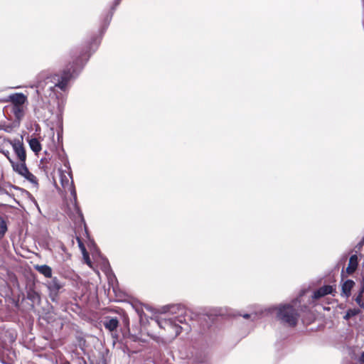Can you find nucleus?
I'll list each match as a JSON object with an SVG mask.
<instances>
[{"label":"nucleus","instance_id":"obj_9","mask_svg":"<svg viewBox=\"0 0 364 364\" xmlns=\"http://www.w3.org/2000/svg\"><path fill=\"white\" fill-rule=\"evenodd\" d=\"M14 171L18 173L19 175L23 176L28 173V169L26 166V161H21L19 163H15L14 161L11 162Z\"/></svg>","mask_w":364,"mask_h":364},{"label":"nucleus","instance_id":"obj_20","mask_svg":"<svg viewBox=\"0 0 364 364\" xmlns=\"http://www.w3.org/2000/svg\"><path fill=\"white\" fill-rule=\"evenodd\" d=\"M355 301L361 309H364V300L363 297L356 296Z\"/></svg>","mask_w":364,"mask_h":364},{"label":"nucleus","instance_id":"obj_23","mask_svg":"<svg viewBox=\"0 0 364 364\" xmlns=\"http://www.w3.org/2000/svg\"><path fill=\"white\" fill-rule=\"evenodd\" d=\"M252 316H254V318H255V317H256V315H255V314L252 315V314H245L242 315V316L243 318H252Z\"/></svg>","mask_w":364,"mask_h":364},{"label":"nucleus","instance_id":"obj_10","mask_svg":"<svg viewBox=\"0 0 364 364\" xmlns=\"http://www.w3.org/2000/svg\"><path fill=\"white\" fill-rule=\"evenodd\" d=\"M358 264V257L356 255H353L349 259V263L346 268V272L348 274H353L357 269Z\"/></svg>","mask_w":364,"mask_h":364},{"label":"nucleus","instance_id":"obj_18","mask_svg":"<svg viewBox=\"0 0 364 364\" xmlns=\"http://www.w3.org/2000/svg\"><path fill=\"white\" fill-rule=\"evenodd\" d=\"M23 177L32 183L38 184L36 177L29 171H28V173L26 174V176H23Z\"/></svg>","mask_w":364,"mask_h":364},{"label":"nucleus","instance_id":"obj_26","mask_svg":"<svg viewBox=\"0 0 364 364\" xmlns=\"http://www.w3.org/2000/svg\"><path fill=\"white\" fill-rule=\"evenodd\" d=\"M121 0H115V5H118L120 3Z\"/></svg>","mask_w":364,"mask_h":364},{"label":"nucleus","instance_id":"obj_2","mask_svg":"<svg viewBox=\"0 0 364 364\" xmlns=\"http://www.w3.org/2000/svg\"><path fill=\"white\" fill-rule=\"evenodd\" d=\"M82 65H78V60L72 64L68 65L60 73H56L50 76V81L54 85L50 89L58 87L65 92L69 88V82L75 78L80 72Z\"/></svg>","mask_w":364,"mask_h":364},{"label":"nucleus","instance_id":"obj_13","mask_svg":"<svg viewBox=\"0 0 364 364\" xmlns=\"http://www.w3.org/2000/svg\"><path fill=\"white\" fill-rule=\"evenodd\" d=\"M355 282L351 279L346 280L342 285V294L346 297H349Z\"/></svg>","mask_w":364,"mask_h":364},{"label":"nucleus","instance_id":"obj_7","mask_svg":"<svg viewBox=\"0 0 364 364\" xmlns=\"http://www.w3.org/2000/svg\"><path fill=\"white\" fill-rule=\"evenodd\" d=\"M334 291L335 289L333 287V286L325 285L315 291L312 297L314 299H318L326 295L333 294Z\"/></svg>","mask_w":364,"mask_h":364},{"label":"nucleus","instance_id":"obj_24","mask_svg":"<svg viewBox=\"0 0 364 364\" xmlns=\"http://www.w3.org/2000/svg\"><path fill=\"white\" fill-rule=\"evenodd\" d=\"M359 291H360L361 293H364V278H363L362 279L361 287Z\"/></svg>","mask_w":364,"mask_h":364},{"label":"nucleus","instance_id":"obj_4","mask_svg":"<svg viewBox=\"0 0 364 364\" xmlns=\"http://www.w3.org/2000/svg\"><path fill=\"white\" fill-rule=\"evenodd\" d=\"M60 180L62 187L65 191H69L73 197V202L75 205L77 203V193L74 186L71 171L65 172L60 170Z\"/></svg>","mask_w":364,"mask_h":364},{"label":"nucleus","instance_id":"obj_3","mask_svg":"<svg viewBox=\"0 0 364 364\" xmlns=\"http://www.w3.org/2000/svg\"><path fill=\"white\" fill-rule=\"evenodd\" d=\"M297 301H294L292 304H284L277 307V317L283 323L289 326H295L299 318V314L295 309Z\"/></svg>","mask_w":364,"mask_h":364},{"label":"nucleus","instance_id":"obj_15","mask_svg":"<svg viewBox=\"0 0 364 364\" xmlns=\"http://www.w3.org/2000/svg\"><path fill=\"white\" fill-rule=\"evenodd\" d=\"M8 231V222L0 215V240H1L6 235Z\"/></svg>","mask_w":364,"mask_h":364},{"label":"nucleus","instance_id":"obj_6","mask_svg":"<svg viewBox=\"0 0 364 364\" xmlns=\"http://www.w3.org/2000/svg\"><path fill=\"white\" fill-rule=\"evenodd\" d=\"M6 144L12 146L15 154H16L19 161H23L26 159V151L23 148V144L19 141H7Z\"/></svg>","mask_w":364,"mask_h":364},{"label":"nucleus","instance_id":"obj_11","mask_svg":"<svg viewBox=\"0 0 364 364\" xmlns=\"http://www.w3.org/2000/svg\"><path fill=\"white\" fill-rule=\"evenodd\" d=\"M119 325V321L117 318H107L104 321V326L109 331H113L117 329Z\"/></svg>","mask_w":364,"mask_h":364},{"label":"nucleus","instance_id":"obj_1","mask_svg":"<svg viewBox=\"0 0 364 364\" xmlns=\"http://www.w3.org/2000/svg\"><path fill=\"white\" fill-rule=\"evenodd\" d=\"M185 308L181 304H173L164 307V313L168 315H160L156 317L155 321L159 326L168 331L166 339L170 341L174 339L181 331L179 323L186 321Z\"/></svg>","mask_w":364,"mask_h":364},{"label":"nucleus","instance_id":"obj_8","mask_svg":"<svg viewBox=\"0 0 364 364\" xmlns=\"http://www.w3.org/2000/svg\"><path fill=\"white\" fill-rule=\"evenodd\" d=\"M48 288L50 292V294L57 296L59 290L63 287L62 284L59 280L54 277L48 283Z\"/></svg>","mask_w":364,"mask_h":364},{"label":"nucleus","instance_id":"obj_16","mask_svg":"<svg viewBox=\"0 0 364 364\" xmlns=\"http://www.w3.org/2000/svg\"><path fill=\"white\" fill-rule=\"evenodd\" d=\"M28 144H29L31 149L36 154H38L41 150V143L37 139H36V138L31 139L28 141Z\"/></svg>","mask_w":364,"mask_h":364},{"label":"nucleus","instance_id":"obj_14","mask_svg":"<svg viewBox=\"0 0 364 364\" xmlns=\"http://www.w3.org/2000/svg\"><path fill=\"white\" fill-rule=\"evenodd\" d=\"M25 106H11V112L16 119L20 121L24 116Z\"/></svg>","mask_w":364,"mask_h":364},{"label":"nucleus","instance_id":"obj_17","mask_svg":"<svg viewBox=\"0 0 364 364\" xmlns=\"http://www.w3.org/2000/svg\"><path fill=\"white\" fill-rule=\"evenodd\" d=\"M0 152L8 159L10 163L12 162L13 159L11 158L10 151L5 148V145H0Z\"/></svg>","mask_w":364,"mask_h":364},{"label":"nucleus","instance_id":"obj_25","mask_svg":"<svg viewBox=\"0 0 364 364\" xmlns=\"http://www.w3.org/2000/svg\"><path fill=\"white\" fill-rule=\"evenodd\" d=\"M363 293H361L360 291L358 292L357 296L363 297Z\"/></svg>","mask_w":364,"mask_h":364},{"label":"nucleus","instance_id":"obj_5","mask_svg":"<svg viewBox=\"0 0 364 364\" xmlns=\"http://www.w3.org/2000/svg\"><path fill=\"white\" fill-rule=\"evenodd\" d=\"M4 102H11V106H25L27 96L21 92L11 94L3 100Z\"/></svg>","mask_w":364,"mask_h":364},{"label":"nucleus","instance_id":"obj_22","mask_svg":"<svg viewBox=\"0 0 364 364\" xmlns=\"http://www.w3.org/2000/svg\"><path fill=\"white\" fill-rule=\"evenodd\" d=\"M358 362L360 364H364V352H363L359 356Z\"/></svg>","mask_w":364,"mask_h":364},{"label":"nucleus","instance_id":"obj_12","mask_svg":"<svg viewBox=\"0 0 364 364\" xmlns=\"http://www.w3.org/2000/svg\"><path fill=\"white\" fill-rule=\"evenodd\" d=\"M35 269L47 278L52 277V269L46 264L36 265Z\"/></svg>","mask_w":364,"mask_h":364},{"label":"nucleus","instance_id":"obj_19","mask_svg":"<svg viewBox=\"0 0 364 364\" xmlns=\"http://www.w3.org/2000/svg\"><path fill=\"white\" fill-rule=\"evenodd\" d=\"M359 313H360V310L358 309H348V311L346 312V314L344 318L347 319L350 317L356 316Z\"/></svg>","mask_w":364,"mask_h":364},{"label":"nucleus","instance_id":"obj_21","mask_svg":"<svg viewBox=\"0 0 364 364\" xmlns=\"http://www.w3.org/2000/svg\"><path fill=\"white\" fill-rule=\"evenodd\" d=\"M0 129L4 130L6 132H10L12 127L11 126H0Z\"/></svg>","mask_w":364,"mask_h":364},{"label":"nucleus","instance_id":"obj_27","mask_svg":"<svg viewBox=\"0 0 364 364\" xmlns=\"http://www.w3.org/2000/svg\"><path fill=\"white\" fill-rule=\"evenodd\" d=\"M364 243V238L363 239V241L361 242V245Z\"/></svg>","mask_w":364,"mask_h":364}]
</instances>
